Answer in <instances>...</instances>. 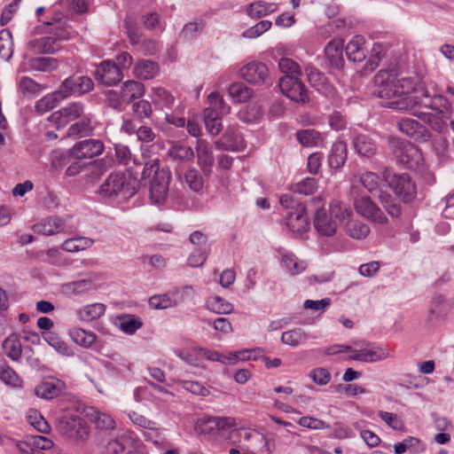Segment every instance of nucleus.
Instances as JSON below:
<instances>
[{"instance_id":"nucleus-18","label":"nucleus","mask_w":454,"mask_h":454,"mask_svg":"<svg viewBox=\"0 0 454 454\" xmlns=\"http://www.w3.org/2000/svg\"><path fill=\"white\" fill-rule=\"evenodd\" d=\"M314 227L323 236H333L337 230L336 220L325 208L317 209L313 220Z\"/></svg>"},{"instance_id":"nucleus-58","label":"nucleus","mask_w":454,"mask_h":454,"mask_svg":"<svg viewBox=\"0 0 454 454\" xmlns=\"http://www.w3.org/2000/svg\"><path fill=\"white\" fill-rule=\"evenodd\" d=\"M184 179L190 189L194 192H200L203 188L204 181L202 176L194 168H191L186 171Z\"/></svg>"},{"instance_id":"nucleus-45","label":"nucleus","mask_w":454,"mask_h":454,"mask_svg":"<svg viewBox=\"0 0 454 454\" xmlns=\"http://www.w3.org/2000/svg\"><path fill=\"white\" fill-rule=\"evenodd\" d=\"M419 117L424 121L428 123L433 129L438 132H442L447 128L446 120L449 118L442 117V115L434 113L423 111L419 114Z\"/></svg>"},{"instance_id":"nucleus-22","label":"nucleus","mask_w":454,"mask_h":454,"mask_svg":"<svg viewBox=\"0 0 454 454\" xmlns=\"http://www.w3.org/2000/svg\"><path fill=\"white\" fill-rule=\"evenodd\" d=\"M355 151L363 157L371 158L377 152V145L372 137L366 134L356 135L352 141Z\"/></svg>"},{"instance_id":"nucleus-16","label":"nucleus","mask_w":454,"mask_h":454,"mask_svg":"<svg viewBox=\"0 0 454 454\" xmlns=\"http://www.w3.org/2000/svg\"><path fill=\"white\" fill-rule=\"evenodd\" d=\"M104 145L98 139H85L76 143L70 151V154L77 160L91 159L101 154Z\"/></svg>"},{"instance_id":"nucleus-1","label":"nucleus","mask_w":454,"mask_h":454,"mask_svg":"<svg viewBox=\"0 0 454 454\" xmlns=\"http://www.w3.org/2000/svg\"><path fill=\"white\" fill-rule=\"evenodd\" d=\"M142 176L143 178L153 176L150 182V198L155 204H163L168 192L170 171L168 168H160L159 160H154L145 163Z\"/></svg>"},{"instance_id":"nucleus-23","label":"nucleus","mask_w":454,"mask_h":454,"mask_svg":"<svg viewBox=\"0 0 454 454\" xmlns=\"http://www.w3.org/2000/svg\"><path fill=\"white\" fill-rule=\"evenodd\" d=\"M198 163L202 172L208 176L214 165V156L207 143L203 139H198L196 145Z\"/></svg>"},{"instance_id":"nucleus-61","label":"nucleus","mask_w":454,"mask_h":454,"mask_svg":"<svg viewBox=\"0 0 454 454\" xmlns=\"http://www.w3.org/2000/svg\"><path fill=\"white\" fill-rule=\"evenodd\" d=\"M129 418L134 425L139 427L153 431L158 429L157 424L154 421L149 419L148 418L136 411H132L131 413H129Z\"/></svg>"},{"instance_id":"nucleus-38","label":"nucleus","mask_w":454,"mask_h":454,"mask_svg":"<svg viewBox=\"0 0 454 454\" xmlns=\"http://www.w3.org/2000/svg\"><path fill=\"white\" fill-rule=\"evenodd\" d=\"M228 92L233 101L238 103L247 101L253 95V90L242 82L231 84Z\"/></svg>"},{"instance_id":"nucleus-50","label":"nucleus","mask_w":454,"mask_h":454,"mask_svg":"<svg viewBox=\"0 0 454 454\" xmlns=\"http://www.w3.org/2000/svg\"><path fill=\"white\" fill-rule=\"evenodd\" d=\"M298 141L306 147L317 146L322 140L321 134L315 129H303L296 134Z\"/></svg>"},{"instance_id":"nucleus-6","label":"nucleus","mask_w":454,"mask_h":454,"mask_svg":"<svg viewBox=\"0 0 454 454\" xmlns=\"http://www.w3.org/2000/svg\"><path fill=\"white\" fill-rule=\"evenodd\" d=\"M386 182L403 203H411L416 198V185L408 174H385Z\"/></svg>"},{"instance_id":"nucleus-47","label":"nucleus","mask_w":454,"mask_h":454,"mask_svg":"<svg viewBox=\"0 0 454 454\" xmlns=\"http://www.w3.org/2000/svg\"><path fill=\"white\" fill-rule=\"evenodd\" d=\"M430 111V113L445 118H450L451 116L450 104L445 97L441 95H433V104Z\"/></svg>"},{"instance_id":"nucleus-25","label":"nucleus","mask_w":454,"mask_h":454,"mask_svg":"<svg viewBox=\"0 0 454 454\" xmlns=\"http://www.w3.org/2000/svg\"><path fill=\"white\" fill-rule=\"evenodd\" d=\"M397 93L399 96L398 101H395L393 104L397 110V104L406 101V99L411 96H417L415 91L418 90L419 85L422 84L413 78H402L397 82L395 81Z\"/></svg>"},{"instance_id":"nucleus-17","label":"nucleus","mask_w":454,"mask_h":454,"mask_svg":"<svg viewBox=\"0 0 454 454\" xmlns=\"http://www.w3.org/2000/svg\"><path fill=\"white\" fill-rule=\"evenodd\" d=\"M234 419L231 418L208 417L198 420L195 429L202 434H211L218 430L234 426Z\"/></svg>"},{"instance_id":"nucleus-28","label":"nucleus","mask_w":454,"mask_h":454,"mask_svg":"<svg viewBox=\"0 0 454 454\" xmlns=\"http://www.w3.org/2000/svg\"><path fill=\"white\" fill-rule=\"evenodd\" d=\"M160 71L157 62L149 59H140L135 64L133 73L136 77L142 80L153 78Z\"/></svg>"},{"instance_id":"nucleus-44","label":"nucleus","mask_w":454,"mask_h":454,"mask_svg":"<svg viewBox=\"0 0 454 454\" xmlns=\"http://www.w3.org/2000/svg\"><path fill=\"white\" fill-rule=\"evenodd\" d=\"M69 336L74 342L82 347H90L96 340V335L82 328H73L69 331Z\"/></svg>"},{"instance_id":"nucleus-31","label":"nucleus","mask_w":454,"mask_h":454,"mask_svg":"<svg viewBox=\"0 0 454 454\" xmlns=\"http://www.w3.org/2000/svg\"><path fill=\"white\" fill-rule=\"evenodd\" d=\"M63 93L60 92V87L53 93L47 94L35 103V110L39 114H44L52 110L58 106L60 100L67 98Z\"/></svg>"},{"instance_id":"nucleus-20","label":"nucleus","mask_w":454,"mask_h":454,"mask_svg":"<svg viewBox=\"0 0 454 454\" xmlns=\"http://www.w3.org/2000/svg\"><path fill=\"white\" fill-rule=\"evenodd\" d=\"M286 225L293 232H304L309 229V222L305 215V207L297 204L294 211L288 212L286 215Z\"/></svg>"},{"instance_id":"nucleus-62","label":"nucleus","mask_w":454,"mask_h":454,"mask_svg":"<svg viewBox=\"0 0 454 454\" xmlns=\"http://www.w3.org/2000/svg\"><path fill=\"white\" fill-rule=\"evenodd\" d=\"M206 26V22L201 19H197L192 22L184 25L182 35L184 38H191L200 33Z\"/></svg>"},{"instance_id":"nucleus-63","label":"nucleus","mask_w":454,"mask_h":454,"mask_svg":"<svg viewBox=\"0 0 454 454\" xmlns=\"http://www.w3.org/2000/svg\"><path fill=\"white\" fill-rule=\"evenodd\" d=\"M379 417L391 428L396 431H403L404 430V424L403 422L397 417L396 414L387 412V411H380L379 412Z\"/></svg>"},{"instance_id":"nucleus-59","label":"nucleus","mask_w":454,"mask_h":454,"mask_svg":"<svg viewBox=\"0 0 454 454\" xmlns=\"http://www.w3.org/2000/svg\"><path fill=\"white\" fill-rule=\"evenodd\" d=\"M278 68L280 72L293 77H298V75H300L301 73L300 66L294 60L289 58L280 59L278 61Z\"/></svg>"},{"instance_id":"nucleus-2","label":"nucleus","mask_w":454,"mask_h":454,"mask_svg":"<svg viewBox=\"0 0 454 454\" xmlns=\"http://www.w3.org/2000/svg\"><path fill=\"white\" fill-rule=\"evenodd\" d=\"M98 195L108 200L118 197L128 199L136 193L130 179L123 172H113L101 184L97 191Z\"/></svg>"},{"instance_id":"nucleus-3","label":"nucleus","mask_w":454,"mask_h":454,"mask_svg":"<svg viewBox=\"0 0 454 454\" xmlns=\"http://www.w3.org/2000/svg\"><path fill=\"white\" fill-rule=\"evenodd\" d=\"M389 150L404 167L415 169L423 163V155L419 148L411 142L396 137H388Z\"/></svg>"},{"instance_id":"nucleus-51","label":"nucleus","mask_w":454,"mask_h":454,"mask_svg":"<svg viewBox=\"0 0 454 454\" xmlns=\"http://www.w3.org/2000/svg\"><path fill=\"white\" fill-rule=\"evenodd\" d=\"M307 339L306 333L301 328H294L290 331L284 332L281 336L283 343L289 346H298Z\"/></svg>"},{"instance_id":"nucleus-27","label":"nucleus","mask_w":454,"mask_h":454,"mask_svg":"<svg viewBox=\"0 0 454 454\" xmlns=\"http://www.w3.org/2000/svg\"><path fill=\"white\" fill-rule=\"evenodd\" d=\"M364 38L362 35H356L348 42L345 48L347 58L352 62H362L365 59V50L363 47Z\"/></svg>"},{"instance_id":"nucleus-24","label":"nucleus","mask_w":454,"mask_h":454,"mask_svg":"<svg viewBox=\"0 0 454 454\" xmlns=\"http://www.w3.org/2000/svg\"><path fill=\"white\" fill-rule=\"evenodd\" d=\"M65 225V221L60 217L51 216L43 219L37 224H35L34 230L35 232L41 233L43 235L51 236L63 231Z\"/></svg>"},{"instance_id":"nucleus-46","label":"nucleus","mask_w":454,"mask_h":454,"mask_svg":"<svg viewBox=\"0 0 454 454\" xmlns=\"http://www.w3.org/2000/svg\"><path fill=\"white\" fill-rule=\"evenodd\" d=\"M262 115V109L258 104H250L244 111L239 113V120L247 124L259 121Z\"/></svg>"},{"instance_id":"nucleus-37","label":"nucleus","mask_w":454,"mask_h":454,"mask_svg":"<svg viewBox=\"0 0 454 454\" xmlns=\"http://www.w3.org/2000/svg\"><path fill=\"white\" fill-rule=\"evenodd\" d=\"M277 9V4L274 3H265L263 1H257L250 4L247 6V14L252 18H261L262 16H266L270 12H275Z\"/></svg>"},{"instance_id":"nucleus-48","label":"nucleus","mask_w":454,"mask_h":454,"mask_svg":"<svg viewBox=\"0 0 454 454\" xmlns=\"http://www.w3.org/2000/svg\"><path fill=\"white\" fill-rule=\"evenodd\" d=\"M106 311V306L102 303H94L85 306L83 309L79 310V316L82 320L90 322L92 320L99 318L104 315Z\"/></svg>"},{"instance_id":"nucleus-40","label":"nucleus","mask_w":454,"mask_h":454,"mask_svg":"<svg viewBox=\"0 0 454 454\" xmlns=\"http://www.w3.org/2000/svg\"><path fill=\"white\" fill-rule=\"evenodd\" d=\"M82 112L83 106L81 103H73L57 112V114H59V122L60 124H66L67 122L80 117Z\"/></svg>"},{"instance_id":"nucleus-12","label":"nucleus","mask_w":454,"mask_h":454,"mask_svg":"<svg viewBox=\"0 0 454 454\" xmlns=\"http://www.w3.org/2000/svg\"><path fill=\"white\" fill-rule=\"evenodd\" d=\"M106 454H137L132 434L126 431L110 439L106 446Z\"/></svg>"},{"instance_id":"nucleus-7","label":"nucleus","mask_w":454,"mask_h":454,"mask_svg":"<svg viewBox=\"0 0 454 454\" xmlns=\"http://www.w3.org/2000/svg\"><path fill=\"white\" fill-rule=\"evenodd\" d=\"M417 96H411L406 101L397 104V110L411 111L419 116V114L427 111L429 112L433 104V96H431L424 84L419 85L415 91Z\"/></svg>"},{"instance_id":"nucleus-14","label":"nucleus","mask_w":454,"mask_h":454,"mask_svg":"<svg viewBox=\"0 0 454 454\" xmlns=\"http://www.w3.org/2000/svg\"><path fill=\"white\" fill-rule=\"evenodd\" d=\"M66 383L56 378H47L43 380L35 388V394L40 398L51 400L63 394H66Z\"/></svg>"},{"instance_id":"nucleus-55","label":"nucleus","mask_w":454,"mask_h":454,"mask_svg":"<svg viewBox=\"0 0 454 454\" xmlns=\"http://www.w3.org/2000/svg\"><path fill=\"white\" fill-rule=\"evenodd\" d=\"M443 301L444 298L441 294H435L429 305L428 320L433 322L442 317L443 315Z\"/></svg>"},{"instance_id":"nucleus-39","label":"nucleus","mask_w":454,"mask_h":454,"mask_svg":"<svg viewBox=\"0 0 454 454\" xmlns=\"http://www.w3.org/2000/svg\"><path fill=\"white\" fill-rule=\"evenodd\" d=\"M43 338L59 354L67 356L74 355L73 349L57 333L49 332Z\"/></svg>"},{"instance_id":"nucleus-5","label":"nucleus","mask_w":454,"mask_h":454,"mask_svg":"<svg viewBox=\"0 0 454 454\" xmlns=\"http://www.w3.org/2000/svg\"><path fill=\"white\" fill-rule=\"evenodd\" d=\"M58 432L71 442H82L88 438L86 421L75 413L60 415L56 421Z\"/></svg>"},{"instance_id":"nucleus-10","label":"nucleus","mask_w":454,"mask_h":454,"mask_svg":"<svg viewBox=\"0 0 454 454\" xmlns=\"http://www.w3.org/2000/svg\"><path fill=\"white\" fill-rule=\"evenodd\" d=\"M95 78L106 86H113L122 80L123 74L114 61L104 60L97 67Z\"/></svg>"},{"instance_id":"nucleus-36","label":"nucleus","mask_w":454,"mask_h":454,"mask_svg":"<svg viewBox=\"0 0 454 454\" xmlns=\"http://www.w3.org/2000/svg\"><path fill=\"white\" fill-rule=\"evenodd\" d=\"M118 321L120 329L127 334L135 333L143 325L141 318L136 315H121L118 317Z\"/></svg>"},{"instance_id":"nucleus-57","label":"nucleus","mask_w":454,"mask_h":454,"mask_svg":"<svg viewBox=\"0 0 454 454\" xmlns=\"http://www.w3.org/2000/svg\"><path fill=\"white\" fill-rule=\"evenodd\" d=\"M90 420L100 430H110L115 426L114 420L109 415L99 411H95L91 414Z\"/></svg>"},{"instance_id":"nucleus-42","label":"nucleus","mask_w":454,"mask_h":454,"mask_svg":"<svg viewBox=\"0 0 454 454\" xmlns=\"http://www.w3.org/2000/svg\"><path fill=\"white\" fill-rule=\"evenodd\" d=\"M168 154L173 160L179 161H191L194 158L193 150L190 146L181 144L173 145L168 149Z\"/></svg>"},{"instance_id":"nucleus-33","label":"nucleus","mask_w":454,"mask_h":454,"mask_svg":"<svg viewBox=\"0 0 454 454\" xmlns=\"http://www.w3.org/2000/svg\"><path fill=\"white\" fill-rule=\"evenodd\" d=\"M347 160V145L342 141L334 143L331 149L328 162L332 168H340Z\"/></svg>"},{"instance_id":"nucleus-9","label":"nucleus","mask_w":454,"mask_h":454,"mask_svg":"<svg viewBox=\"0 0 454 454\" xmlns=\"http://www.w3.org/2000/svg\"><path fill=\"white\" fill-rule=\"evenodd\" d=\"M354 207L359 215L369 220L380 224H385L388 222L384 212L368 196L356 198Z\"/></svg>"},{"instance_id":"nucleus-21","label":"nucleus","mask_w":454,"mask_h":454,"mask_svg":"<svg viewBox=\"0 0 454 454\" xmlns=\"http://www.w3.org/2000/svg\"><path fill=\"white\" fill-rule=\"evenodd\" d=\"M27 45L36 54H54L61 49V43L52 35L31 40Z\"/></svg>"},{"instance_id":"nucleus-15","label":"nucleus","mask_w":454,"mask_h":454,"mask_svg":"<svg viewBox=\"0 0 454 454\" xmlns=\"http://www.w3.org/2000/svg\"><path fill=\"white\" fill-rule=\"evenodd\" d=\"M397 127L402 133L420 143L427 142L431 137L428 129L413 119H401Z\"/></svg>"},{"instance_id":"nucleus-49","label":"nucleus","mask_w":454,"mask_h":454,"mask_svg":"<svg viewBox=\"0 0 454 454\" xmlns=\"http://www.w3.org/2000/svg\"><path fill=\"white\" fill-rule=\"evenodd\" d=\"M12 36L9 30L0 31V57L4 60H9L13 53Z\"/></svg>"},{"instance_id":"nucleus-13","label":"nucleus","mask_w":454,"mask_h":454,"mask_svg":"<svg viewBox=\"0 0 454 454\" xmlns=\"http://www.w3.org/2000/svg\"><path fill=\"white\" fill-rule=\"evenodd\" d=\"M240 76L249 83L260 85L269 77V69L264 63L254 60L240 69Z\"/></svg>"},{"instance_id":"nucleus-26","label":"nucleus","mask_w":454,"mask_h":454,"mask_svg":"<svg viewBox=\"0 0 454 454\" xmlns=\"http://www.w3.org/2000/svg\"><path fill=\"white\" fill-rule=\"evenodd\" d=\"M389 356L387 349L375 348L372 349L356 350V353L350 356L349 359L364 363H373L384 360Z\"/></svg>"},{"instance_id":"nucleus-35","label":"nucleus","mask_w":454,"mask_h":454,"mask_svg":"<svg viewBox=\"0 0 454 454\" xmlns=\"http://www.w3.org/2000/svg\"><path fill=\"white\" fill-rule=\"evenodd\" d=\"M4 354L13 361H18L22 354L21 343L15 334L8 336L2 343Z\"/></svg>"},{"instance_id":"nucleus-4","label":"nucleus","mask_w":454,"mask_h":454,"mask_svg":"<svg viewBox=\"0 0 454 454\" xmlns=\"http://www.w3.org/2000/svg\"><path fill=\"white\" fill-rule=\"evenodd\" d=\"M396 74L394 70H380L373 78L375 88L373 95L380 99V105L385 107L395 109V101H398Z\"/></svg>"},{"instance_id":"nucleus-60","label":"nucleus","mask_w":454,"mask_h":454,"mask_svg":"<svg viewBox=\"0 0 454 454\" xmlns=\"http://www.w3.org/2000/svg\"><path fill=\"white\" fill-rule=\"evenodd\" d=\"M203 119L206 128L211 135L216 136L221 132L223 129L221 122L222 116H218L216 114H207L203 113Z\"/></svg>"},{"instance_id":"nucleus-19","label":"nucleus","mask_w":454,"mask_h":454,"mask_svg":"<svg viewBox=\"0 0 454 454\" xmlns=\"http://www.w3.org/2000/svg\"><path fill=\"white\" fill-rule=\"evenodd\" d=\"M343 45L344 42L340 38H334L326 44L325 55L332 68L340 69L343 67Z\"/></svg>"},{"instance_id":"nucleus-8","label":"nucleus","mask_w":454,"mask_h":454,"mask_svg":"<svg viewBox=\"0 0 454 454\" xmlns=\"http://www.w3.org/2000/svg\"><path fill=\"white\" fill-rule=\"evenodd\" d=\"M278 86L285 96L296 103L306 104L309 100L308 90L298 77L286 75L279 80Z\"/></svg>"},{"instance_id":"nucleus-56","label":"nucleus","mask_w":454,"mask_h":454,"mask_svg":"<svg viewBox=\"0 0 454 454\" xmlns=\"http://www.w3.org/2000/svg\"><path fill=\"white\" fill-rule=\"evenodd\" d=\"M68 290L74 294H84L96 289V286L90 279L73 281L67 285Z\"/></svg>"},{"instance_id":"nucleus-32","label":"nucleus","mask_w":454,"mask_h":454,"mask_svg":"<svg viewBox=\"0 0 454 454\" xmlns=\"http://www.w3.org/2000/svg\"><path fill=\"white\" fill-rule=\"evenodd\" d=\"M121 93L122 94L124 103L129 104L132 100L144 95L145 87L144 84L139 82L129 80L124 82Z\"/></svg>"},{"instance_id":"nucleus-41","label":"nucleus","mask_w":454,"mask_h":454,"mask_svg":"<svg viewBox=\"0 0 454 454\" xmlns=\"http://www.w3.org/2000/svg\"><path fill=\"white\" fill-rule=\"evenodd\" d=\"M93 239L86 237H78L67 239L61 246L64 251L75 253L85 250L92 246Z\"/></svg>"},{"instance_id":"nucleus-30","label":"nucleus","mask_w":454,"mask_h":454,"mask_svg":"<svg viewBox=\"0 0 454 454\" xmlns=\"http://www.w3.org/2000/svg\"><path fill=\"white\" fill-rule=\"evenodd\" d=\"M209 106L205 108L204 114L222 116L230 112V106L224 102L218 92H211L207 97Z\"/></svg>"},{"instance_id":"nucleus-52","label":"nucleus","mask_w":454,"mask_h":454,"mask_svg":"<svg viewBox=\"0 0 454 454\" xmlns=\"http://www.w3.org/2000/svg\"><path fill=\"white\" fill-rule=\"evenodd\" d=\"M20 90L25 97H33L38 94L41 90H44L45 87L40 83H37L33 79L27 76L21 78L19 83Z\"/></svg>"},{"instance_id":"nucleus-54","label":"nucleus","mask_w":454,"mask_h":454,"mask_svg":"<svg viewBox=\"0 0 454 454\" xmlns=\"http://www.w3.org/2000/svg\"><path fill=\"white\" fill-rule=\"evenodd\" d=\"M329 213L338 224L348 219L351 215L352 211L346 205L334 202L330 205Z\"/></svg>"},{"instance_id":"nucleus-43","label":"nucleus","mask_w":454,"mask_h":454,"mask_svg":"<svg viewBox=\"0 0 454 454\" xmlns=\"http://www.w3.org/2000/svg\"><path fill=\"white\" fill-rule=\"evenodd\" d=\"M59 67V60L51 57H36L30 59V67L41 72H51Z\"/></svg>"},{"instance_id":"nucleus-29","label":"nucleus","mask_w":454,"mask_h":454,"mask_svg":"<svg viewBox=\"0 0 454 454\" xmlns=\"http://www.w3.org/2000/svg\"><path fill=\"white\" fill-rule=\"evenodd\" d=\"M217 150L239 151L242 145L239 137L232 129H227L224 134L215 142Z\"/></svg>"},{"instance_id":"nucleus-34","label":"nucleus","mask_w":454,"mask_h":454,"mask_svg":"<svg viewBox=\"0 0 454 454\" xmlns=\"http://www.w3.org/2000/svg\"><path fill=\"white\" fill-rule=\"evenodd\" d=\"M378 199L382 207L391 217L397 218L402 215L400 203L391 194L380 191Z\"/></svg>"},{"instance_id":"nucleus-53","label":"nucleus","mask_w":454,"mask_h":454,"mask_svg":"<svg viewBox=\"0 0 454 454\" xmlns=\"http://www.w3.org/2000/svg\"><path fill=\"white\" fill-rule=\"evenodd\" d=\"M359 181L370 193L380 191L381 180L376 173L366 171L361 175Z\"/></svg>"},{"instance_id":"nucleus-11","label":"nucleus","mask_w":454,"mask_h":454,"mask_svg":"<svg viewBox=\"0 0 454 454\" xmlns=\"http://www.w3.org/2000/svg\"><path fill=\"white\" fill-rule=\"evenodd\" d=\"M94 88V82L91 78L86 75H72L65 79L60 84V92L64 97H69L74 93L80 95L89 93Z\"/></svg>"},{"instance_id":"nucleus-64","label":"nucleus","mask_w":454,"mask_h":454,"mask_svg":"<svg viewBox=\"0 0 454 454\" xmlns=\"http://www.w3.org/2000/svg\"><path fill=\"white\" fill-rule=\"evenodd\" d=\"M0 379L8 385H15L18 380L16 372L5 360H0Z\"/></svg>"}]
</instances>
